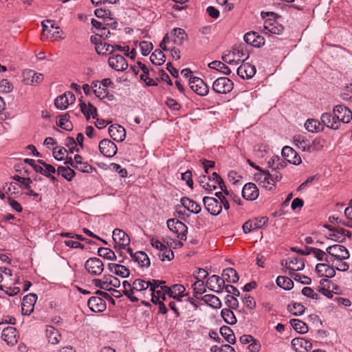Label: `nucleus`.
Returning <instances> with one entry per match:
<instances>
[{
	"label": "nucleus",
	"mask_w": 352,
	"mask_h": 352,
	"mask_svg": "<svg viewBox=\"0 0 352 352\" xmlns=\"http://www.w3.org/2000/svg\"><path fill=\"white\" fill-rule=\"evenodd\" d=\"M241 194L244 199L253 201L258 198L259 191L256 186L254 183L250 182L243 186Z\"/></svg>",
	"instance_id": "nucleus-14"
},
{
	"label": "nucleus",
	"mask_w": 352,
	"mask_h": 352,
	"mask_svg": "<svg viewBox=\"0 0 352 352\" xmlns=\"http://www.w3.org/2000/svg\"><path fill=\"white\" fill-rule=\"evenodd\" d=\"M309 140L305 138V136L301 135H297L294 137V143L295 145L302 151H310V147H309Z\"/></svg>",
	"instance_id": "nucleus-37"
},
{
	"label": "nucleus",
	"mask_w": 352,
	"mask_h": 352,
	"mask_svg": "<svg viewBox=\"0 0 352 352\" xmlns=\"http://www.w3.org/2000/svg\"><path fill=\"white\" fill-rule=\"evenodd\" d=\"M140 47L142 54L143 56H147L153 49V44L151 42L142 41L140 43Z\"/></svg>",
	"instance_id": "nucleus-61"
},
{
	"label": "nucleus",
	"mask_w": 352,
	"mask_h": 352,
	"mask_svg": "<svg viewBox=\"0 0 352 352\" xmlns=\"http://www.w3.org/2000/svg\"><path fill=\"white\" fill-rule=\"evenodd\" d=\"M99 150L105 157H113L118 151V148L115 143L109 139H104L99 143Z\"/></svg>",
	"instance_id": "nucleus-7"
},
{
	"label": "nucleus",
	"mask_w": 352,
	"mask_h": 352,
	"mask_svg": "<svg viewBox=\"0 0 352 352\" xmlns=\"http://www.w3.org/2000/svg\"><path fill=\"white\" fill-rule=\"evenodd\" d=\"M1 338L8 344L14 345L17 342V331L15 328L8 327L3 330Z\"/></svg>",
	"instance_id": "nucleus-19"
},
{
	"label": "nucleus",
	"mask_w": 352,
	"mask_h": 352,
	"mask_svg": "<svg viewBox=\"0 0 352 352\" xmlns=\"http://www.w3.org/2000/svg\"><path fill=\"white\" fill-rule=\"evenodd\" d=\"M176 226V228H177V230H176L177 237L179 238L181 240H186V233L188 232L187 226L184 223L179 220H177Z\"/></svg>",
	"instance_id": "nucleus-53"
},
{
	"label": "nucleus",
	"mask_w": 352,
	"mask_h": 352,
	"mask_svg": "<svg viewBox=\"0 0 352 352\" xmlns=\"http://www.w3.org/2000/svg\"><path fill=\"white\" fill-rule=\"evenodd\" d=\"M108 269L110 272L114 273L122 278H126L129 276L130 272L128 268L120 264L109 263Z\"/></svg>",
	"instance_id": "nucleus-27"
},
{
	"label": "nucleus",
	"mask_w": 352,
	"mask_h": 352,
	"mask_svg": "<svg viewBox=\"0 0 352 352\" xmlns=\"http://www.w3.org/2000/svg\"><path fill=\"white\" fill-rule=\"evenodd\" d=\"M320 122L314 119H309L305 123V129L311 133L317 132L320 129Z\"/></svg>",
	"instance_id": "nucleus-52"
},
{
	"label": "nucleus",
	"mask_w": 352,
	"mask_h": 352,
	"mask_svg": "<svg viewBox=\"0 0 352 352\" xmlns=\"http://www.w3.org/2000/svg\"><path fill=\"white\" fill-rule=\"evenodd\" d=\"M289 322L294 329L299 333L304 334L308 331V326L302 320L292 319Z\"/></svg>",
	"instance_id": "nucleus-38"
},
{
	"label": "nucleus",
	"mask_w": 352,
	"mask_h": 352,
	"mask_svg": "<svg viewBox=\"0 0 352 352\" xmlns=\"http://www.w3.org/2000/svg\"><path fill=\"white\" fill-rule=\"evenodd\" d=\"M180 202L185 208H186L189 212L192 213L198 214L201 210V206L188 197H182L180 200Z\"/></svg>",
	"instance_id": "nucleus-25"
},
{
	"label": "nucleus",
	"mask_w": 352,
	"mask_h": 352,
	"mask_svg": "<svg viewBox=\"0 0 352 352\" xmlns=\"http://www.w3.org/2000/svg\"><path fill=\"white\" fill-rule=\"evenodd\" d=\"M37 162L43 166V175L47 176V174L56 173V168L52 165L45 163L43 160H38Z\"/></svg>",
	"instance_id": "nucleus-58"
},
{
	"label": "nucleus",
	"mask_w": 352,
	"mask_h": 352,
	"mask_svg": "<svg viewBox=\"0 0 352 352\" xmlns=\"http://www.w3.org/2000/svg\"><path fill=\"white\" fill-rule=\"evenodd\" d=\"M85 267L87 272L93 276H99L104 271L102 261L96 257L89 258L85 263Z\"/></svg>",
	"instance_id": "nucleus-4"
},
{
	"label": "nucleus",
	"mask_w": 352,
	"mask_h": 352,
	"mask_svg": "<svg viewBox=\"0 0 352 352\" xmlns=\"http://www.w3.org/2000/svg\"><path fill=\"white\" fill-rule=\"evenodd\" d=\"M45 333L46 337L50 343L52 344H56L59 342L60 338V333L54 327L52 326L47 327Z\"/></svg>",
	"instance_id": "nucleus-31"
},
{
	"label": "nucleus",
	"mask_w": 352,
	"mask_h": 352,
	"mask_svg": "<svg viewBox=\"0 0 352 352\" xmlns=\"http://www.w3.org/2000/svg\"><path fill=\"white\" fill-rule=\"evenodd\" d=\"M201 300L210 307L219 309L221 307L220 299L213 294H206L201 297Z\"/></svg>",
	"instance_id": "nucleus-36"
},
{
	"label": "nucleus",
	"mask_w": 352,
	"mask_h": 352,
	"mask_svg": "<svg viewBox=\"0 0 352 352\" xmlns=\"http://www.w3.org/2000/svg\"><path fill=\"white\" fill-rule=\"evenodd\" d=\"M329 264L327 263H318L316 266V271L322 276L333 278L336 275V270Z\"/></svg>",
	"instance_id": "nucleus-22"
},
{
	"label": "nucleus",
	"mask_w": 352,
	"mask_h": 352,
	"mask_svg": "<svg viewBox=\"0 0 352 352\" xmlns=\"http://www.w3.org/2000/svg\"><path fill=\"white\" fill-rule=\"evenodd\" d=\"M203 203L205 208L212 215L217 216L222 210L221 203L217 199L210 197H204Z\"/></svg>",
	"instance_id": "nucleus-6"
},
{
	"label": "nucleus",
	"mask_w": 352,
	"mask_h": 352,
	"mask_svg": "<svg viewBox=\"0 0 352 352\" xmlns=\"http://www.w3.org/2000/svg\"><path fill=\"white\" fill-rule=\"evenodd\" d=\"M226 304L232 309H235L239 307V302L236 296L230 294H228L226 296Z\"/></svg>",
	"instance_id": "nucleus-60"
},
{
	"label": "nucleus",
	"mask_w": 352,
	"mask_h": 352,
	"mask_svg": "<svg viewBox=\"0 0 352 352\" xmlns=\"http://www.w3.org/2000/svg\"><path fill=\"white\" fill-rule=\"evenodd\" d=\"M171 34L175 37L173 39V43L177 45H182L184 41L188 38V35L185 30L179 28H174Z\"/></svg>",
	"instance_id": "nucleus-32"
},
{
	"label": "nucleus",
	"mask_w": 352,
	"mask_h": 352,
	"mask_svg": "<svg viewBox=\"0 0 352 352\" xmlns=\"http://www.w3.org/2000/svg\"><path fill=\"white\" fill-rule=\"evenodd\" d=\"M159 257L162 261H165V259L171 261L174 258V254L170 249L164 245L160 251Z\"/></svg>",
	"instance_id": "nucleus-55"
},
{
	"label": "nucleus",
	"mask_w": 352,
	"mask_h": 352,
	"mask_svg": "<svg viewBox=\"0 0 352 352\" xmlns=\"http://www.w3.org/2000/svg\"><path fill=\"white\" fill-rule=\"evenodd\" d=\"M220 333L225 340L230 343H235V336L233 331L228 326H223L220 328Z\"/></svg>",
	"instance_id": "nucleus-43"
},
{
	"label": "nucleus",
	"mask_w": 352,
	"mask_h": 352,
	"mask_svg": "<svg viewBox=\"0 0 352 352\" xmlns=\"http://www.w3.org/2000/svg\"><path fill=\"white\" fill-rule=\"evenodd\" d=\"M208 67L211 69H216L226 75H229L231 73L230 69L225 63L221 61H212L208 64Z\"/></svg>",
	"instance_id": "nucleus-39"
},
{
	"label": "nucleus",
	"mask_w": 352,
	"mask_h": 352,
	"mask_svg": "<svg viewBox=\"0 0 352 352\" xmlns=\"http://www.w3.org/2000/svg\"><path fill=\"white\" fill-rule=\"evenodd\" d=\"M109 134L113 140L122 142L126 137V131L119 124H112L109 127Z\"/></svg>",
	"instance_id": "nucleus-17"
},
{
	"label": "nucleus",
	"mask_w": 352,
	"mask_h": 352,
	"mask_svg": "<svg viewBox=\"0 0 352 352\" xmlns=\"http://www.w3.org/2000/svg\"><path fill=\"white\" fill-rule=\"evenodd\" d=\"M309 250L312 251V253L318 261H325L327 263L333 262L331 257L329 258L327 256V252L326 251L321 250L316 248H310Z\"/></svg>",
	"instance_id": "nucleus-40"
},
{
	"label": "nucleus",
	"mask_w": 352,
	"mask_h": 352,
	"mask_svg": "<svg viewBox=\"0 0 352 352\" xmlns=\"http://www.w3.org/2000/svg\"><path fill=\"white\" fill-rule=\"evenodd\" d=\"M333 114L336 115L340 122L349 123L352 119L351 111L344 105H336L333 108Z\"/></svg>",
	"instance_id": "nucleus-9"
},
{
	"label": "nucleus",
	"mask_w": 352,
	"mask_h": 352,
	"mask_svg": "<svg viewBox=\"0 0 352 352\" xmlns=\"http://www.w3.org/2000/svg\"><path fill=\"white\" fill-rule=\"evenodd\" d=\"M98 254L104 258L111 261L116 260V256L113 251L107 248H99L98 250Z\"/></svg>",
	"instance_id": "nucleus-51"
},
{
	"label": "nucleus",
	"mask_w": 352,
	"mask_h": 352,
	"mask_svg": "<svg viewBox=\"0 0 352 352\" xmlns=\"http://www.w3.org/2000/svg\"><path fill=\"white\" fill-rule=\"evenodd\" d=\"M138 65L139 67L142 71V74L140 75V79L144 81L148 86H155L157 85V83L155 80L148 77L149 69L143 63L138 62Z\"/></svg>",
	"instance_id": "nucleus-35"
},
{
	"label": "nucleus",
	"mask_w": 352,
	"mask_h": 352,
	"mask_svg": "<svg viewBox=\"0 0 352 352\" xmlns=\"http://www.w3.org/2000/svg\"><path fill=\"white\" fill-rule=\"evenodd\" d=\"M221 315L224 321L229 324H234L236 322V318L230 309H223L221 311Z\"/></svg>",
	"instance_id": "nucleus-48"
},
{
	"label": "nucleus",
	"mask_w": 352,
	"mask_h": 352,
	"mask_svg": "<svg viewBox=\"0 0 352 352\" xmlns=\"http://www.w3.org/2000/svg\"><path fill=\"white\" fill-rule=\"evenodd\" d=\"M326 252L338 261H343L349 258L348 250L342 245L335 244L329 245L326 248Z\"/></svg>",
	"instance_id": "nucleus-3"
},
{
	"label": "nucleus",
	"mask_w": 352,
	"mask_h": 352,
	"mask_svg": "<svg viewBox=\"0 0 352 352\" xmlns=\"http://www.w3.org/2000/svg\"><path fill=\"white\" fill-rule=\"evenodd\" d=\"M244 61L245 60H243L242 65L238 67L237 74L243 79H249L254 76L256 67L248 63H244Z\"/></svg>",
	"instance_id": "nucleus-16"
},
{
	"label": "nucleus",
	"mask_w": 352,
	"mask_h": 352,
	"mask_svg": "<svg viewBox=\"0 0 352 352\" xmlns=\"http://www.w3.org/2000/svg\"><path fill=\"white\" fill-rule=\"evenodd\" d=\"M163 289H166L167 294L174 299L179 300L181 297L184 296L185 287L182 285L175 284L170 287L164 286Z\"/></svg>",
	"instance_id": "nucleus-24"
},
{
	"label": "nucleus",
	"mask_w": 352,
	"mask_h": 352,
	"mask_svg": "<svg viewBox=\"0 0 352 352\" xmlns=\"http://www.w3.org/2000/svg\"><path fill=\"white\" fill-rule=\"evenodd\" d=\"M222 276L225 281L232 283H236L239 279L236 271L231 267L225 269L223 271Z\"/></svg>",
	"instance_id": "nucleus-33"
},
{
	"label": "nucleus",
	"mask_w": 352,
	"mask_h": 352,
	"mask_svg": "<svg viewBox=\"0 0 352 352\" xmlns=\"http://www.w3.org/2000/svg\"><path fill=\"white\" fill-rule=\"evenodd\" d=\"M96 51L100 55L111 54L115 51V47L107 43L100 42V45L96 47Z\"/></svg>",
	"instance_id": "nucleus-46"
},
{
	"label": "nucleus",
	"mask_w": 352,
	"mask_h": 352,
	"mask_svg": "<svg viewBox=\"0 0 352 352\" xmlns=\"http://www.w3.org/2000/svg\"><path fill=\"white\" fill-rule=\"evenodd\" d=\"M93 91L95 95L100 98H105L106 96H108V91L107 89L103 87L101 85H99L98 87L97 83H94L93 86Z\"/></svg>",
	"instance_id": "nucleus-56"
},
{
	"label": "nucleus",
	"mask_w": 352,
	"mask_h": 352,
	"mask_svg": "<svg viewBox=\"0 0 352 352\" xmlns=\"http://www.w3.org/2000/svg\"><path fill=\"white\" fill-rule=\"evenodd\" d=\"M287 309L289 312L296 316L302 315L306 309L305 307L299 302H294L292 305H288Z\"/></svg>",
	"instance_id": "nucleus-45"
},
{
	"label": "nucleus",
	"mask_w": 352,
	"mask_h": 352,
	"mask_svg": "<svg viewBox=\"0 0 352 352\" xmlns=\"http://www.w3.org/2000/svg\"><path fill=\"white\" fill-rule=\"evenodd\" d=\"M233 87L234 83L226 77H219L212 84V90L216 93L221 94L230 93Z\"/></svg>",
	"instance_id": "nucleus-1"
},
{
	"label": "nucleus",
	"mask_w": 352,
	"mask_h": 352,
	"mask_svg": "<svg viewBox=\"0 0 352 352\" xmlns=\"http://www.w3.org/2000/svg\"><path fill=\"white\" fill-rule=\"evenodd\" d=\"M243 301L245 305L250 309H253L256 307V301L250 295H245L243 299Z\"/></svg>",
	"instance_id": "nucleus-64"
},
{
	"label": "nucleus",
	"mask_w": 352,
	"mask_h": 352,
	"mask_svg": "<svg viewBox=\"0 0 352 352\" xmlns=\"http://www.w3.org/2000/svg\"><path fill=\"white\" fill-rule=\"evenodd\" d=\"M244 41L254 47H261L265 45V38L256 32H250L244 35Z\"/></svg>",
	"instance_id": "nucleus-11"
},
{
	"label": "nucleus",
	"mask_w": 352,
	"mask_h": 352,
	"mask_svg": "<svg viewBox=\"0 0 352 352\" xmlns=\"http://www.w3.org/2000/svg\"><path fill=\"white\" fill-rule=\"evenodd\" d=\"M195 296L198 298V295H201L206 292L205 285L202 280L199 279L197 277V280L192 285Z\"/></svg>",
	"instance_id": "nucleus-54"
},
{
	"label": "nucleus",
	"mask_w": 352,
	"mask_h": 352,
	"mask_svg": "<svg viewBox=\"0 0 352 352\" xmlns=\"http://www.w3.org/2000/svg\"><path fill=\"white\" fill-rule=\"evenodd\" d=\"M166 56L160 50H155L151 55V61L157 65H161L164 63Z\"/></svg>",
	"instance_id": "nucleus-41"
},
{
	"label": "nucleus",
	"mask_w": 352,
	"mask_h": 352,
	"mask_svg": "<svg viewBox=\"0 0 352 352\" xmlns=\"http://www.w3.org/2000/svg\"><path fill=\"white\" fill-rule=\"evenodd\" d=\"M87 305L94 312H102L106 309V302L100 296L91 297L88 300Z\"/></svg>",
	"instance_id": "nucleus-18"
},
{
	"label": "nucleus",
	"mask_w": 352,
	"mask_h": 352,
	"mask_svg": "<svg viewBox=\"0 0 352 352\" xmlns=\"http://www.w3.org/2000/svg\"><path fill=\"white\" fill-rule=\"evenodd\" d=\"M69 104V100L67 94H63L58 96L54 100V105L56 107L60 110H64L67 108Z\"/></svg>",
	"instance_id": "nucleus-44"
},
{
	"label": "nucleus",
	"mask_w": 352,
	"mask_h": 352,
	"mask_svg": "<svg viewBox=\"0 0 352 352\" xmlns=\"http://www.w3.org/2000/svg\"><path fill=\"white\" fill-rule=\"evenodd\" d=\"M57 173L61 175L67 181H71L76 175L74 170L69 166H59L57 168Z\"/></svg>",
	"instance_id": "nucleus-42"
},
{
	"label": "nucleus",
	"mask_w": 352,
	"mask_h": 352,
	"mask_svg": "<svg viewBox=\"0 0 352 352\" xmlns=\"http://www.w3.org/2000/svg\"><path fill=\"white\" fill-rule=\"evenodd\" d=\"M276 284L280 287H282L286 290H289L294 287L293 281L287 276H278L276 278Z\"/></svg>",
	"instance_id": "nucleus-47"
},
{
	"label": "nucleus",
	"mask_w": 352,
	"mask_h": 352,
	"mask_svg": "<svg viewBox=\"0 0 352 352\" xmlns=\"http://www.w3.org/2000/svg\"><path fill=\"white\" fill-rule=\"evenodd\" d=\"M209 181H211L210 176L201 175L199 178V183L203 188L208 191L215 190L217 188L216 184H211L209 183Z\"/></svg>",
	"instance_id": "nucleus-50"
},
{
	"label": "nucleus",
	"mask_w": 352,
	"mask_h": 352,
	"mask_svg": "<svg viewBox=\"0 0 352 352\" xmlns=\"http://www.w3.org/2000/svg\"><path fill=\"white\" fill-rule=\"evenodd\" d=\"M292 345L296 352H308L312 348L311 343L302 338H294L292 340Z\"/></svg>",
	"instance_id": "nucleus-15"
},
{
	"label": "nucleus",
	"mask_w": 352,
	"mask_h": 352,
	"mask_svg": "<svg viewBox=\"0 0 352 352\" xmlns=\"http://www.w3.org/2000/svg\"><path fill=\"white\" fill-rule=\"evenodd\" d=\"M37 300V295L33 293L25 296L21 303L23 315H30L34 311V305Z\"/></svg>",
	"instance_id": "nucleus-8"
},
{
	"label": "nucleus",
	"mask_w": 352,
	"mask_h": 352,
	"mask_svg": "<svg viewBox=\"0 0 352 352\" xmlns=\"http://www.w3.org/2000/svg\"><path fill=\"white\" fill-rule=\"evenodd\" d=\"M267 221L268 219L266 217H261L259 220L255 219L254 221H248L243 225V232L247 234L252 230L261 228L265 226Z\"/></svg>",
	"instance_id": "nucleus-20"
},
{
	"label": "nucleus",
	"mask_w": 352,
	"mask_h": 352,
	"mask_svg": "<svg viewBox=\"0 0 352 352\" xmlns=\"http://www.w3.org/2000/svg\"><path fill=\"white\" fill-rule=\"evenodd\" d=\"M321 122L327 127L334 130L339 129L340 126V122L337 119L336 115L332 116L329 113H324L321 116Z\"/></svg>",
	"instance_id": "nucleus-21"
},
{
	"label": "nucleus",
	"mask_w": 352,
	"mask_h": 352,
	"mask_svg": "<svg viewBox=\"0 0 352 352\" xmlns=\"http://www.w3.org/2000/svg\"><path fill=\"white\" fill-rule=\"evenodd\" d=\"M282 155L287 162L294 165H298L302 162L300 155L296 151L288 146H285L283 148Z\"/></svg>",
	"instance_id": "nucleus-13"
},
{
	"label": "nucleus",
	"mask_w": 352,
	"mask_h": 352,
	"mask_svg": "<svg viewBox=\"0 0 352 352\" xmlns=\"http://www.w3.org/2000/svg\"><path fill=\"white\" fill-rule=\"evenodd\" d=\"M112 238L115 243L114 248L117 250L125 249L130 243L129 236L122 230L118 228L113 231Z\"/></svg>",
	"instance_id": "nucleus-2"
},
{
	"label": "nucleus",
	"mask_w": 352,
	"mask_h": 352,
	"mask_svg": "<svg viewBox=\"0 0 352 352\" xmlns=\"http://www.w3.org/2000/svg\"><path fill=\"white\" fill-rule=\"evenodd\" d=\"M132 258L141 267H148L151 264L148 255L142 251L136 252L134 255H132Z\"/></svg>",
	"instance_id": "nucleus-34"
},
{
	"label": "nucleus",
	"mask_w": 352,
	"mask_h": 352,
	"mask_svg": "<svg viewBox=\"0 0 352 352\" xmlns=\"http://www.w3.org/2000/svg\"><path fill=\"white\" fill-rule=\"evenodd\" d=\"M189 85L190 89L198 95L206 96L209 91L208 86L200 78L191 77L189 79Z\"/></svg>",
	"instance_id": "nucleus-5"
},
{
	"label": "nucleus",
	"mask_w": 352,
	"mask_h": 352,
	"mask_svg": "<svg viewBox=\"0 0 352 352\" xmlns=\"http://www.w3.org/2000/svg\"><path fill=\"white\" fill-rule=\"evenodd\" d=\"M65 146L69 148V151L70 153H73L74 151H78L76 148V140L71 137H68L65 140Z\"/></svg>",
	"instance_id": "nucleus-63"
},
{
	"label": "nucleus",
	"mask_w": 352,
	"mask_h": 352,
	"mask_svg": "<svg viewBox=\"0 0 352 352\" xmlns=\"http://www.w3.org/2000/svg\"><path fill=\"white\" fill-rule=\"evenodd\" d=\"M351 232L342 228H337L332 233L329 234L328 239L340 243L345 240L346 236H350Z\"/></svg>",
	"instance_id": "nucleus-28"
},
{
	"label": "nucleus",
	"mask_w": 352,
	"mask_h": 352,
	"mask_svg": "<svg viewBox=\"0 0 352 352\" xmlns=\"http://www.w3.org/2000/svg\"><path fill=\"white\" fill-rule=\"evenodd\" d=\"M206 286L212 291L221 293L225 288V280L217 275H212L208 278Z\"/></svg>",
	"instance_id": "nucleus-12"
},
{
	"label": "nucleus",
	"mask_w": 352,
	"mask_h": 352,
	"mask_svg": "<svg viewBox=\"0 0 352 352\" xmlns=\"http://www.w3.org/2000/svg\"><path fill=\"white\" fill-rule=\"evenodd\" d=\"M23 76L25 83L30 85L39 83L43 79V76L41 74L36 73L33 70L25 72Z\"/></svg>",
	"instance_id": "nucleus-29"
},
{
	"label": "nucleus",
	"mask_w": 352,
	"mask_h": 352,
	"mask_svg": "<svg viewBox=\"0 0 352 352\" xmlns=\"http://www.w3.org/2000/svg\"><path fill=\"white\" fill-rule=\"evenodd\" d=\"M151 286V282L150 281H145L142 279H136L133 281L132 284V287L136 291V292H143L146 290L147 289H150Z\"/></svg>",
	"instance_id": "nucleus-49"
},
{
	"label": "nucleus",
	"mask_w": 352,
	"mask_h": 352,
	"mask_svg": "<svg viewBox=\"0 0 352 352\" xmlns=\"http://www.w3.org/2000/svg\"><path fill=\"white\" fill-rule=\"evenodd\" d=\"M94 14L97 17L103 18L104 20L109 19V21H111L113 19L110 16L111 12L109 10L98 8V9L95 10Z\"/></svg>",
	"instance_id": "nucleus-59"
},
{
	"label": "nucleus",
	"mask_w": 352,
	"mask_h": 352,
	"mask_svg": "<svg viewBox=\"0 0 352 352\" xmlns=\"http://www.w3.org/2000/svg\"><path fill=\"white\" fill-rule=\"evenodd\" d=\"M289 275L292 278H293L295 280L300 282L305 285L311 284V280L307 276H302L300 274H297L296 272H289Z\"/></svg>",
	"instance_id": "nucleus-57"
},
{
	"label": "nucleus",
	"mask_w": 352,
	"mask_h": 352,
	"mask_svg": "<svg viewBox=\"0 0 352 352\" xmlns=\"http://www.w3.org/2000/svg\"><path fill=\"white\" fill-rule=\"evenodd\" d=\"M75 168L82 173H91L94 168L86 162H82L79 164L75 166Z\"/></svg>",
	"instance_id": "nucleus-62"
},
{
	"label": "nucleus",
	"mask_w": 352,
	"mask_h": 352,
	"mask_svg": "<svg viewBox=\"0 0 352 352\" xmlns=\"http://www.w3.org/2000/svg\"><path fill=\"white\" fill-rule=\"evenodd\" d=\"M257 181L263 184V187L268 188L270 190L272 189V187H268L269 185L274 186L273 182V175L270 173L268 171H262L261 173L255 175Z\"/></svg>",
	"instance_id": "nucleus-30"
},
{
	"label": "nucleus",
	"mask_w": 352,
	"mask_h": 352,
	"mask_svg": "<svg viewBox=\"0 0 352 352\" xmlns=\"http://www.w3.org/2000/svg\"><path fill=\"white\" fill-rule=\"evenodd\" d=\"M285 267L289 272L302 270L305 267L304 261L301 258L292 257L289 261L285 260Z\"/></svg>",
	"instance_id": "nucleus-23"
},
{
	"label": "nucleus",
	"mask_w": 352,
	"mask_h": 352,
	"mask_svg": "<svg viewBox=\"0 0 352 352\" xmlns=\"http://www.w3.org/2000/svg\"><path fill=\"white\" fill-rule=\"evenodd\" d=\"M109 65L116 71H124L128 67V63L124 56L116 54L110 56L108 60Z\"/></svg>",
	"instance_id": "nucleus-10"
},
{
	"label": "nucleus",
	"mask_w": 352,
	"mask_h": 352,
	"mask_svg": "<svg viewBox=\"0 0 352 352\" xmlns=\"http://www.w3.org/2000/svg\"><path fill=\"white\" fill-rule=\"evenodd\" d=\"M264 29L267 31L266 34L270 32L274 34L280 35L284 30V27L278 24L276 21L266 20L264 23Z\"/></svg>",
	"instance_id": "nucleus-26"
}]
</instances>
